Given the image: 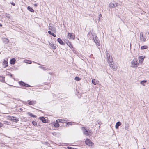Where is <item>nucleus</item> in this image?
Masks as SVG:
<instances>
[{
	"label": "nucleus",
	"mask_w": 149,
	"mask_h": 149,
	"mask_svg": "<svg viewBox=\"0 0 149 149\" xmlns=\"http://www.w3.org/2000/svg\"><path fill=\"white\" fill-rule=\"evenodd\" d=\"M139 65V63L138 62V60L136 58H135L131 62V66L132 67L136 68Z\"/></svg>",
	"instance_id": "f257e3e1"
},
{
	"label": "nucleus",
	"mask_w": 149,
	"mask_h": 149,
	"mask_svg": "<svg viewBox=\"0 0 149 149\" xmlns=\"http://www.w3.org/2000/svg\"><path fill=\"white\" fill-rule=\"evenodd\" d=\"M106 57L108 64L113 62L112 57V56L111 57H110V55L109 53H106Z\"/></svg>",
	"instance_id": "f03ea898"
},
{
	"label": "nucleus",
	"mask_w": 149,
	"mask_h": 149,
	"mask_svg": "<svg viewBox=\"0 0 149 149\" xmlns=\"http://www.w3.org/2000/svg\"><path fill=\"white\" fill-rule=\"evenodd\" d=\"M85 143V144L88 146H92V145H93V143L88 138L86 139Z\"/></svg>",
	"instance_id": "7ed1b4c3"
},
{
	"label": "nucleus",
	"mask_w": 149,
	"mask_h": 149,
	"mask_svg": "<svg viewBox=\"0 0 149 149\" xmlns=\"http://www.w3.org/2000/svg\"><path fill=\"white\" fill-rule=\"evenodd\" d=\"M93 39L95 44L98 46H100V41L97 36H95V37H93Z\"/></svg>",
	"instance_id": "20e7f679"
},
{
	"label": "nucleus",
	"mask_w": 149,
	"mask_h": 149,
	"mask_svg": "<svg viewBox=\"0 0 149 149\" xmlns=\"http://www.w3.org/2000/svg\"><path fill=\"white\" fill-rule=\"evenodd\" d=\"M68 36L69 37L68 38L69 39L74 40L75 39V35L73 33L68 32Z\"/></svg>",
	"instance_id": "39448f33"
},
{
	"label": "nucleus",
	"mask_w": 149,
	"mask_h": 149,
	"mask_svg": "<svg viewBox=\"0 0 149 149\" xmlns=\"http://www.w3.org/2000/svg\"><path fill=\"white\" fill-rule=\"evenodd\" d=\"M117 6V4L114 1L113 2H111L109 5L110 8L111 9Z\"/></svg>",
	"instance_id": "423d86ee"
},
{
	"label": "nucleus",
	"mask_w": 149,
	"mask_h": 149,
	"mask_svg": "<svg viewBox=\"0 0 149 149\" xmlns=\"http://www.w3.org/2000/svg\"><path fill=\"white\" fill-rule=\"evenodd\" d=\"M39 119L44 123H48L47 119H46V117L44 116L40 117Z\"/></svg>",
	"instance_id": "0eeeda50"
},
{
	"label": "nucleus",
	"mask_w": 149,
	"mask_h": 149,
	"mask_svg": "<svg viewBox=\"0 0 149 149\" xmlns=\"http://www.w3.org/2000/svg\"><path fill=\"white\" fill-rule=\"evenodd\" d=\"M114 63L112 62L110 63H109L110 67L114 71H116L117 70V68L115 66L113 65Z\"/></svg>",
	"instance_id": "6e6552de"
},
{
	"label": "nucleus",
	"mask_w": 149,
	"mask_h": 149,
	"mask_svg": "<svg viewBox=\"0 0 149 149\" xmlns=\"http://www.w3.org/2000/svg\"><path fill=\"white\" fill-rule=\"evenodd\" d=\"M145 57L144 56H140L139 57V62L140 63H142L144 60Z\"/></svg>",
	"instance_id": "1a4fd4ad"
},
{
	"label": "nucleus",
	"mask_w": 149,
	"mask_h": 149,
	"mask_svg": "<svg viewBox=\"0 0 149 149\" xmlns=\"http://www.w3.org/2000/svg\"><path fill=\"white\" fill-rule=\"evenodd\" d=\"M49 29L51 31L55 33L56 32V28L52 26H49Z\"/></svg>",
	"instance_id": "9d476101"
},
{
	"label": "nucleus",
	"mask_w": 149,
	"mask_h": 149,
	"mask_svg": "<svg viewBox=\"0 0 149 149\" xmlns=\"http://www.w3.org/2000/svg\"><path fill=\"white\" fill-rule=\"evenodd\" d=\"M57 41L60 45H65V43L60 38H58L57 39Z\"/></svg>",
	"instance_id": "9b49d317"
},
{
	"label": "nucleus",
	"mask_w": 149,
	"mask_h": 149,
	"mask_svg": "<svg viewBox=\"0 0 149 149\" xmlns=\"http://www.w3.org/2000/svg\"><path fill=\"white\" fill-rule=\"evenodd\" d=\"M27 102H28V104L29 105H33L36 103V102L34 100H28Z\"/></svg>",
	"instance_id": "f8f14e48"
},
{
	"label": "nucleus",
	"mask_w": 149,
	"mask_h": 149,
	"mask_svg": "<svg viewBox=\"0 0 149 149\" xmlns=\"http://www.w3.org/2000/svg\"><path fill=\"white\" fill-rule=\"evenodd\" d=\"M16 60L15 58H13L10 61V63L11 65H14L15 63Z\"/></svg>",
	"instance_id": "ddd939ff"
},
{
	"label": "nucleus",
	"mask_w": 149,
	"mask_h": 149,
	"mask_svg": "<svg viewBox=\"0 0 149 149\" xmlns=\"http://www.w3.org/2000/svg\"><path fill=\"white\" fill-rule=\"evenodd\" d=\"M122 124L121 123L120 121L117 122L115 125V128L116 129H118L119 127Z\"/></svg>",
	"instance_id": "4468645a"
},
{
	"label": "nucleus",
	"mask_w": 149,
	"mask_h": 149,
	"mask_svg": "<svg viewBox=\"0 0 149 149\" xmlns=\"http://www.w3.org/2000/svg\"><path fill=\"white\" fill-rule=\"evenodd\" d=\"M140 38L141 40L144 42L146 40V38L143 36V33L142 34L141 33H140Z\"/></svg>",
	"instance_id": "2eb2a0df"
},
{
	"label": "nucleus",
	"mask_w": 149,
	"mask_h": 149,
	"mask_svg": "<svg viewBox=\"0 0 149 149\" xmlns=\"http://www.w3.org/2000/svg\"><path fill=\"white\" fill-rule=\"evenodd\" d=\"M66 43L69 46V47H70L71 48H73V46L72 45L71 42L69 40H67Z\"/></svg>",
	"instance_id": "dca6fc26"
},
{
	"label": "nucleus",
	"mask_w": 149,
	"mask_h": 149,
	"mask_svg": "<svg viewBox=\"0 0 149 149\" xmlns=\"http://www.w3.org/2000/svg\"><path fill=\"white\" fill-rule=\"evenodd\" d=\"M53 125L55 127H58L59 126V124L58 122H54L53 123Z\"/></svg>",
	"instance_id": "f3484780"
},
{
	"label": "nucleus",
	"mask_w": 149,
	"mask_h": 149,
	"mask_svg": "<svg viewBox=\"0 0 149 149\" xmlns=\"http://www.w3.org/2000/svg\"><path fill=\"white\" fill-rule=\"evenodd\" d=\"M66 121V120H64V119H58L56 120V122H58L59 123H65V121Z\"/></svg>",
	"instance_id": "a211bd4d"
},
{
	"label": "nucleus",
	"mask_w": 149,
	"mask_h": 149,
	"mask_svg": "<svg viewBox=\"0 0 149 149\" xmlns=\"http://www.w3.org/2000/svg\"><path fill=\"white\" fill-rule=\"evenodd\" d=\"M92 82L94 85H96L98 84L99 81H97L96 80L94 79H93L92 80Z\"/></svg>",
	"instance_id": "6ab92c4d"
},
{
	"label": "nucleus",
	"mask_w": 149,
	"mask_h": 149,
	"mask_svg": "<svg viewBox=\"0 0 149 149\" xmlns=\"http://www.w3.org/2000/svg\"><path fill=\"white\" fill-rule=\"evenodd\" d=\"M49 46L54 49H55L56 48V46H55L53 44L52 42L51 43H49Z\"/></svg>",
	"instance_id": "aec40b11"
},
{
	"label": "nucleus",
	"mask_w": 149,
	"mask_h": 149,
	"mask_svg": "<svg viewBox=\"0 0 149 149\" xmlns=\"http://www.w3.org/2000/svg\"><path fill=\"white\" fill-rule=\"evenodd\" d=\"M3 64L5 65L4 68H6L7 67L8 65V61L5 59L4 60V61L3 62Z\"/></svg>",
	"instance_id": "412c9836"
},
{
	"label": "nucleus",
	"mask_w": 149,
	"mask_h": 149,
	"mask_svg": "<svg viewBox=\"0 0 149 149\" xmlns=\"http://www.w3.org/2000/svg\"><path fill=\"white\" fill-rule=\"evenodd\" d=\"M27 114L30 116L32 117L33 118H36L37 117V116L32 114V113L30 112H28L27 113Z\"/></svg>",
	"instance_id": "4be33fe9"
},
{
	"label": "nucleus",
	"mask_w": 149,
	"mask_h": 149,
	"mask_svg": "<svg viewBox=\"0 0 149 149\" xmlns=\"http://www.w3.org/2000/svg\"><path fill=\"white\" fill-rule=\"evenodd\" d=\"M19 83L21 86L24 87L26 83L24 81H20L19 82Z\"/></svg>",
	"instance_id": "5701e85b"
},
{
	"label": "nucleus",
	"mask_w": 149,
	"mask_h": 149,
	"mask_svg": "<svg viewBox=\"0 0 149 149\" xmlns=\"http://www.w3.org/2000/svg\"><path fill=\"white\" fill-rule=\"evenodd\" d=\"M24 62L26 63L29 64H31L32 63V61L28 60H25Z\"/></svg>",
	"instance_id": "b1692460"
},
{
	"label": "nucleus",
	"mask_w": 149,
	"mask_h": 149,
	"mask_svg": "<svg viewBox=\"0 0 149 149\" xmlns=\"http://www.w3.org/2000/svg\"><path fill=\"white\" fill-rule=\"evenodd\" d=\"M125 128L126 130H128L129 128V124L127 123H125Z\"/></svg>",
	"instance_id": "393cba45"
},
{
	"label": "nucleus",
	"mask_w": 149,
	"mask_h": 149,
	"mask_svg": "<svg viewBox=\"0 0 149 149\" xmlns=\"http://www.w3.org/2000/svg\"><path fill=\"white\" fill-rule=\"evenodd\" d=\"M3 42L5 44H7L9 42V40L6 38H4L3 40Z\"/></svg>",
	"instance_id": "a878e982"
},
{
	"label": "nucleus",
	"mask_w": 149,
	"mask_h": 149,
	"mask_svg": "<svg viewBox=\"0 0 149 149\" xmlns=\"http://www.w3.org/2000/svg\"><path fill=\"white\" fill-rule=\"evenodd\" d=\"M48 33L50 35L54 37H56V35L54 34V33L50 31H48Z\"/></svg>",
	"instance_id": "bb28decb"
},
{
	"label": "nucleus",
	"mask_w": 149,
	"mask_h": 149,
	"mask_svg": "<svg viewBox=\"0 0 149 149\" xmlns=\"http://www.w3.org/2000/svg\"><path fill=\"white\" fill-rule=\"evenodd\" d=\"M147 82V81L145 80H143V81H141L140 82V83L143 86H145V85L144 84L145 83H146Z\"/></svg>",
	"instance_id": "cd10ccee"
},
{
	"label": "nucleus",
	"mask_w": 149,
	"mask_h": 149,
	"mask_svg": "<svg viewBox=\"0 0 149 149\" xmlns=\"http://www.w3.org/2000/svg\"><path fill=\"white\" fill-rule=\"evenodd\" d=\"M89 133L90 132L88 131L87 130H86L85 131H84V134L85 135H89Z\"/></svg>",
	"instance_id": "c85d7f7f"
},
{
	"label": "nucleus",
	"mask_w": 149,
	"mask_h": 149,
	"mask_svg": "<svg viewBox=\"0 0 149 149\" xmlns=\"http://www.w3.org/2000/svg\"><path fill=\"white\" fill-rule=\"evenodd\" d=\"M89 133L90 132L88 131L87 130H86L85 131H84V134L85 135H89Z\"/></svg>",
	"instance_id": "c756f323"
},
{
	"label": "nucleus",
	"mask_w": 149,
	"mask_h": 149,
	"mask_svg": "<svg viewBox=\"0 0 149 149\" xmlns=\"http://www.w3.org/2000/svg\"><path fill=\"white\" fill-rule=\"evenodd\" d=\"M89 133L90 132L88 131L87 130H86L85 131H84V134L85 135H89Z\"/></svg>",
	"instance_id": "7c9ffc66"
},
{
	"label": "nucleus",
	"mask_w": 149,
	"mask_h": 149,
	"mask_svg": "<svg viewBox=\"0 0 149 149\" xmlns=\"http://www.w3.org/2000/svg\"><path fill=\"white\" fill-rule=\"evenodd\" d=\"M0 81L2 82H5V78L3 77L0 76Z\"/></svg>",
	"instance_id": "2f4dec72"
},
{
	"label": "nucleus",
	"mask_w": 149,
	"mask_h": 149,
	"mask_svg": "<svg viewBox=\"0 0 149 149\" xmlns=\"http://www.w3.org/2000/svg\"><path fill=\"white\" fill-rule=\"evenodd\" d=\"M148 48V47L146 45H144L141 46V50H143L146 49Z\"/></svg>",
	"instance_id": "473e14b6"
},
{
	"label": "nucleus",
	"mask_w": 149,
	"mask_h": 149,
	"mask_svg": "<svg viewBox=\"0 0 149 149\" xmlns=\"http://www.w3.org/2000/svg\"><path fill=\"white\" fill-rule=\"evenodd\" d=\"M8 117H9L10 118V119L11 120H12L13 121V120H14V118H15L16 117H14V116H8Z\"/></svg>",
	"instance_id": "72a5a7b5"
},
{
	"label": "nucleus",
	"mask_w": 149,
	"mask_h": 149,
	"mask_svg": "<svg viewBox=\"0 0 149 149\" xmlns=\"http://www.w3.org/2000/svg\"><path fill=\"white\" fill-rule=\"evenodd\" d=\"M32 124L34 125V126H36L37 125V123L35 121H32Z\"/></svg>",
	"instance_id": "f704fd0d"
},
{
	"label": "nucleus",
	"mask_w": 149,
	"mask_h": 149,
	"mask_svg": "<svg viewBox=\"0 0 149 149\" xmlns=\"http://www.w3.org/2000/svg\"><path fill=\"white\" fill-rule=\"evenodd\" d=\"M73 123H74L72 122H66V126H67L68 125H72Z\"/></svg>",
	"instance_id": "c9c22d12"
},
{
	"label": "nucleus",
	"mask_w": 149,
	"mask_h": 149,
	"mask_svg": "<svg viewBox=\"0 0 149 149\" xmlns=\"http://www.w3.org/2000/svg\"><path fill=\"white\" fill-rule=\"evenodd\" d=\"M75 80L77 81H79L81 80V78H79L78 77L76 76L74 78Z\"/></svg>",
	"instance_id": "e433bc0d"
},
{
	"label": "nucleus",
	"mask_w": 149,
	"mask_h": 149,
	"mask_svg": "<svg viewBox=\"0 0 149 149\" xmlns=\"http://www.w3.org/2000/svg\"><path fill=\"white\" fill-rule=\"evenodd\" d=\"M38 67L39 68H40L42 69H43L44 70H47V69H46V68L45 67H43L41 66H39Z\"/></svg>",
	"instance_id": "4c0bfd02"
},
{
	"label": "nucleus",
	"mask_w": 149,
	"mask_h": 149,
	"mask_svg": "<svg viewBox=\"0 0 149 149\" xmlns=\"http://www.w3.org/2000/svg\"><path fill=\"white\" fill-rule=\"evenodd\" d=\"M19 120V118H14V119L13 122H18Z\"/></svg>",
	"instance_id": "58836bf2"
},
{
	"label": "nucleus",
	"mask_w": 149,
	"mask_h": 149,
	"mask_svg": "<svg viewBox=\"0 0 149 149\" xmlns=\"http://www.w3.org/2000/svg\"><path fill=\"white\" fill-rule=\"evenodd\" d=\"M32 86L26 83H25V85L24 87H31Z\"/></svg>",
	"instance_id": "ea45409f"
},
{
	"label": "nucleus",
	"mask_w": 149,
	"mask_h": 149,
	"mask_svg": "<svg viewBox=\"0 0 149 149\" xmlns=\"http://www.w3.org/2000/svg\"><path fill=\"white\" fill-rule=\"evenodd\" d=\"M6 75H7V76H10L11 77H12L13 76V74L9 72H8V73L6 74Z\"/></svg>",
	"instance_id": "a19ab883"
},
{
	"label": "nucleus",
	"mask_w": 149,
	"mask_h": 149,
	"mask_svg": "<svg viewBox=\"0 0 149 149\" xmlns=\"http://www.w3.org/2000/svg\"><path fill=\"white\" fill-rule=\"evenodd\" d=\"M72 49V50L73 51L74 53H76L77 52L75 48L73 47V48Z\"/></svg>",
	"instance_id": "79ce46f5"
},
{
	"label": "nucleus",
	"mask_w": 149,
	"mask_h": 149,
	"mask_svg": "<svg viewBox=\"0 0 149 149\" xmlns=\"http://www.w3.org/2000/svg\"><path fill=\"white\" fill-rule=\"evenodd\" d=\"M81 129H82V130L83 131V133L84 132V131H85L86 130V128L84 127H82Z\"/></svg>",
	"instance_id": "37998d69"
},
{
	"label": "nucleus",
	"mask_w": 149,
	"mask_h": 149,
	"mask_svg": "<svg viewBox=\"0 0 149 149\" xmlns=\"http://www.w3.org/2000/svg\"><path fill=\"white\" fill-rule=\"evenodd\" d=\"M67 148L68 149H75V148L69 146H68Z\"/></svg>",
	"instance_id": "c03bdc74"
},
{
	"label": "nucleus",
	"mask_w": 149,
	"mask_h": 149,
	"mask_svg": "<svg viewBox=\"0 0 149 149\" xmlns=\"http://www.w3.org/2000/svg\"><path fill=\"white\" fill-rule=\"evenodd\" d=\"M6 17L8 18H10V15L9 14H6Z\"/></svg>",
	"instance_id": "a18cd8bd"
},
{
	"label": "nucleus",
	"mask_w": 149,
	"mask_h": 149,
	"mask_svg": "<svg viewBox=\"0 0 149 149\" xmlns=\"http://www.w3.org/2000/svg\"><path fill=\"white\" fill-rule=\"evenodd\" d=\"M97 123H98L99 125H100L102 124V123L101 121H100L99 122H98Z\"/></svg>",
	"instance_id": "49530a36"
},
{
	"label": "nucleus",
	"mask_w": 149,
	"mask_h": 149,
	"mask_svg": "<svg viewBox=\"0 0 149 149\" xmlns=\"http://www.w3.org/2000/svg\"><path fill=\"white\" fill-rule=\"evenodd\" d=\"M3 125L0 122V128L1 127L3 126Z\"/></svg>",
	"instance_id": "de8ad7c7"
},
{
	"label": "nucleus",
	"mask_w": 149,
	"mask_h": 149,
	"mask_svg": "<svg viewBox=\"0 0 149 149\" xmlns=\"http://www.w3.org/2000/svg\"><path fill=\"white\" fill-rule=\"evenodd\" d=\"M9 123L8 121H4V123L5 124H8V123Z\"/></svg>",
	"instance_id": "09e8293b"
},
{
	"label": "nucleus",
	"mask_w": 149,
	"mask_h": 149,
	"mask_svg": "<svg viewBox=\"0 0 149 149\" xmlns=\"http://www.w3.org/2000/svg\"><path fill=\"white\" fill-rule=\"evenodd\" d=\"M102 15L101 14H100L99 15L98 17L101 18L102 17Z\"/></svg>",
	"instance_id": "8fccbe9b"
},
{
	"label": "nucleus",
	"mask_w": 149,
	"mask_h": 149,
	"mask_svg": "<svg viewBox=\"0 0 149 149\" xmlns=\"http://www.w3.org/2000/svg\"><path fill=\"white\" fill-rule=\"evenodd\" d=\"M52 134H53L54 136H55L56 135V134L55 133H52Z\"/></svg>",
	"instance_id": "3c124183"
},
{
	"label": "nucleus",
	"mask_w": 149,
	"mask_h": 149,
	"mask_svg": "<svg viewBox=\"0 0 149 149\" xmlns=\"http://www.w3.org/2000/svg\"><path fill=\"white\" fill-rule=\"evenodd\" d=\"M28 9H33L32 8H31L30 7L28 6L27 7Z\"/></svg>",
	"instance_id": "603ef678"
},
{
	"label": "nucleus",
	"mask_w": 149,
	"mask_h": 149,
	"mask_svg": "<svg viewBox=\"0 0 149 149\" xmlns=\"http://www.w3.org/2000/svg\"><path fill=\"white\" fill-rule=\"evenodd\" d=\"M29 10L31 12H34V10Z\"/></svg>",
	"instance_id": "864d4df0"
},
{
	"label": "nucleus",
	"mask_w": 149,
	"mask_h": 149,
	"mask_svg": "<svg viewBox=\"0 0 149 149\" xmlns=\"http://www.w3.org/2000/svg\"><path fill=\"white\" fill-rule=\"evenodd\" d=\"M11 4L13 6H15V3H14L13 2L12 3H11Z\"/></svg>",
	"instance_id": "5fc2aeb1"
},
{
	"label": "nucleus",
	"mask_w": 149,
	"mask_h": 149,
	"mask_svg": "<svg viewBox=\"0 0 149 149\" xmlns=\"http://www.w3.org/2000/svg\"><path fill=\"white\" fill-rule=\"evenodd\" d=\"M101 18L98 17V21H100Z\"/></svg>",
	"instance_id": "6e6d98bb"
},
{
	"label": "nucleus",
	"mask_w": 149,
	"mask_h": 149,
	"mask_svg": "<svg viewBox=\"0 0 149 149\" xmlns=\"http://www.w3.org/2000/svg\"><path fill=\"white\" fill-rule=\"evenodd\" d=\"M33 62L34 63H36V64H38V65H40V64L39 63H37V62H34V61H33Z\"/></svg>",
	"instance_id": "4d7b16f0"
},
{
	"label": "nucleus",
	"mask_w": 149,
	"mask_h": 149,
	"mask_svg": "<svg viewBox=\"0 0 149 149\" xmlns=\"http://www.w3.org/2000/svg\"><path fill=\"white\" fill-rule=\"evenodd\" d=\"M19 109L21 111H22L23 110V109L22 108H20Z\"/></svg>",
	"instance_id": "13d9d810"
},
{
	"label": "nucleus",
	"mask_w": 149,
	"mask_h": 149,
	"mask_svg": "<svg viewBox=\"0 0 149 149\" xmlns=\"http://www.w3.org/2000/svg\"><path fill=\"white\" fill-rule=\"evenodd\" d=\"M34 5L36 7L37 6V4H34Z\"/></svg>",
	"instance_id": "bf43d9fd"
},
{
	"label": "nucleus",
	"mask_w": 149,
	"mask_h": 149,
	"mask_svg": "<svg viewBox=\"0 0 149 149\" xmlns=\"http://www.w3.org/2000/svg\"><path fill=\"white\" fill-rule=\"evenodd\" d=\"M2 25L1 24H0V27H2Z\"/></svg>",
	"instance_id": "052dcab7"
},
{
	"label": "nucleus",
	"mask_w": 149,
	"mask_h": 149,
	"mask_svg": "<svg viewBox=\"0 0 149 149\" xmlns=\"http://www.w3.org/2000/svg\"><path fill=\"white\" fill-rule=\"evenodd\" d=\"M39 111H40L42 112V111L41 110H39Z\"/></svg>",
	"instance_id": "680f3d73"
},
{
	"label": "nucleus",
	"mask_w": 149,
	"mask_h": 149,
	"mask_svg": "<svg viewBox=\"0 0 149 149\" xmlns=\"http://www.w3.org/2000/svg\"><path fill=\"white\" fill-rule=\"evenodd\" d=\"M45 143L46 144H47V143H48L47 142H45Z\"/></svg>",
	"instance_id": "e2e57ef3"
},
{
	"label": "nucleus",
	"mask_w": 149,
	"mask_h": 149,
	"mask_svg": "<svg viewBox=\"0 0 149 149\" xmlns=\"http://www.w3.org/2000/svg\"><path fill=\"white\" fill-rule=\"evenodd\" d=\"M38 125H39V126L40 125H39V123H38Z\"/></svg>",
	"instance_id": "0e129e2a"
},
{
	"label": "nucleus",
	"mask_w": 149,
	"mask_h": 149,
	"mask_svg": "<svg viewBox=\"0 0 149 149\" xmlns=\"http://www.w3.org/2000/svg\"><path fill=\"white\" fill-rule=\"evenodd\" d=\"M148 34H149V32H148Z\"/></svg>",
	"instance_id": "69168bd1"
}]
</instances>
